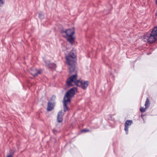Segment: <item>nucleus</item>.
Wrapping results in <instances>:
<instances>
[{
    "label": "nucleus",
    "mask_w": 157,
    "mask_h": 157,
    "mask_svg": "<svg viewBox=\"0 0 157 157\" xmlns=\"http://www.w3.org/2000/svg\"><path fill=\"white\" fill-rule=\"evenodd\" d=\"M151 33L153 35H154L155 36L157 37V27L154 28Z\"/></svg>",
    "instance_id": "nucleus-13"
},
{
    "label": "nucleus",
    "mask_w": 157,
    "mask_h": 157,
    "mask_svg": "<svg viewBox=\"0 0 157 157\" xmlns=\"http://www.w3.org/2000/svg\"><path fill=\"white\" fill-rule=\"evenodd\" d=\"M143 116H144V115H142H142H141V117H143Z\"/></svg>",
    "instance_id": "nucleus-22"
},
{
    "label": "nucleus",
    "mask_w": 157,
    "mask_h": 157,
    "mask_svg": "<svg viewBox=\"0 0 157 157\" xmlns=\"http://www.w3.org/2000/svg\"><path fill=\"white\" fill-rule=\"evenodd\" d=\"M81 131L82 132H89V130L88 129H84L82 130Z\"/></svg>",
    "instance_id": "nucleus-19"
},
{
    "label": "nucleus",
    "mask_w": 157,
    "mask_h": 157,
    "mask_svg": "<svg viewBox=\"0 0 157 157\" xmlns=\"http://www.w3.org/2000/svg\"><path fill=\"white\" fill-rule=\"evenodd\" d=\"M76 55L73 51H71L68 55L66 56V59L68 65L74 64L76 60Z\"/></svg>",
    "instance_id": "nucleus-4"
},
{
    "label": "nucleus",
    "mask_w": 157,
    "mask_h": 157,
    "mask_svg": "<svg viewBox=\"0 0 157 157\" xmlns=\"http://www.w3.org/2000/svg\"><path fill=\"white\" fill-rule=\"evenodd\" d=\"M146 38L148 39V42L151 43L155 41L157 39V37L151 33L150 35H148V37H147Z\"/></svg>",
    "instance_id": "nucleus-5"
},
{
    "label": "nucleus",
    "mask_w": 157,
    "mask_h": 157,
    "mask_svg": "<svg viewBox=\"0 0 157 157\" xmlns=\"http://www.w3.org/2000/svg\"><path fill=\"white\" fill-rule=\"evenodd\" d=\"M148 34H145L143 37V39L144 41H148V39H147L146 38L147 37H148Z\"/></svg>",
    "instance_id": "nucleus-15"
},
{
    "label": "nucleus",
    "mask_w": 157,
    "mask_h": 157,
    "mask_svg": "<svg viewBox=\"0 0 157 157\" xmlns=\"http://www.w3.org/2000/svg\"><path fill=\"white\" fill-rule=\"evenodd\" d=\"M77 91V88L74 87L70 89L66 93L63 98V100L70 102V98L74 97L75 93Z\"/></svg>",
    "instance_id": "nucleus-3"
},
{
    "label": "nucleus",
    "mask_w": 157,
    "mask_h": 157,
    "mask_svg": "<svg viewBox=\"0 0 157 157\" xmlns=\"http://www.w3.org/2000/svg\"><path fill=\"white\" fill-rule=\"evenodd\" d=\"M46 65L50 68H55L56 67V65L54 63H50L49 61H45Z\"/></svg>",
    "instance_id": "nucleus-10"
},
{
    "label": "nucleus",
    "mask_w": 157,
    "mask_h": 157,
    "mask_svg": "<svg viewBox=\"0 0 157 157\" xmlns=\"http://www.w3.org/2000/svg\"><path fill=\"white\" fill-rule=\"evenodd\" d=\"M30 73L33 76H36L40 73V70H36L35 68H33L30 70Z\"/></svg>",
    "instance_id": "nucleus-7"
},
{
    "label": "nucleus",
    "mask_w": 157,
    "mask_h": 157,
    "mask_svg": "<svg viewBox=\"0 0 157 157\" xmlns=\"http://www.w3.org/2000/svg\"><path fill=\"white\" fill-rule=\"evenodd\" d=\"M4 3V0H0V7L2 6Z\"/></svg>",
    "instance_id": "nucleus-17"
},
{
    "label": "nucleus",
    "mask_w": 157,
    "mask_h": 157,
    "mask_svg": "<svg viewBox=\"0 0 157 157\" xmlns=\"http://www.w3.org/2000/svg\"><path fill=\"white\" fill-rule=\"evenodd\" d=\"M132 123V121L130 120H128L125 122L124 124L125 128L124 130L126 132V134H128V130L129 127L131 125Z\"/></svg>",
    "instance_id": "nucleus-6"
},
{
    "label": "nucleus",
    "mask_w": 157,
    "mask_h": 157,
    "mask_svg": "<svg viewBox=\"0 0 157 157\" xmlns=\"http://www.w3.org/2000/svg\"><path fill=\"white\" fill-rule=\"evenodd\" d=\"M54 107V105L53 104L51 103L50 102H49L48 103V105L47 108V110L48 111L52 110Z\"/></svg>",
    "instance_id": "nucleus-11"
},
{
    "label": "nucleus",
    "mask_w": 157,
    "mask_h": 157,
    "mask_svg": "<svg viewBox=\"0 0 157 157\" xmlns=\"http://www.w3.org/2000/svg\"><path fill=\"white\" fill-rule=\"evenodd\" d=\"M56 98V97L55 96H53L51 98V100H54Z\"/></svg>",
    "instance_id": "nucleus-20"
},
{
    "label": "nucleus",
    "mask_w": 157,
    "mask_h": 157,
    "mask_svg": "<svg viewBox=\"0 0 157 157\" xmlns=\"http://www.w3.org/2000/svg\"><path fill=\"white\" fill-rule=\"evenodd\" d=\"M70 103V102L67 101L65 100H63V110L65 112L68 110V108L67 105L69 104Z\"/></svg>",
    "instance_id": "nucleus-9"
},
{
    "label": "nucleus",
    "mask_w": 157,
    "mask_h": 157,
    "mask_svg": "<svg viewBox=\"0 0 157 157\" xmlns=\"http://www.w3.org/2000/svg\"><path fill=\"white\" fill-rule=\"evenodd\" d=\"M147 108H146V107H145V108L141 107L140 109V111L141 113H144L146 111V110L147 109Z\"/></svg>",
    "instance_id": "nucleus-16"
},
{
    "label": "nucleus",
    "mask_w": 157,
    "mask_h": 157,
    "mask_svg": "<svg viewBox=\"0 0 157 157\" xmlns=\"http://www.w3.org/2000/svg\"><path fill=\"white\" fill-rule=\"evenodd\" d=\"M150 101L148 98H147L145 102V106L146 108H148L150 105Z\"/></svg>",
    "instance_id": "nucleus-14"
},
{
    "label": "nucleus",
    "mask_w": 157,
    "mask_h": 157,
    "mask_svg": "<svg viewBox=\"0 0 157 157\" xmlns=\"http://www.w3.org/2000/svg\"><path fill=\"white\" fill-rule=\"evenodd\" d=\"M69 66V69L70 71V73L74 71L75 70V66L74 64L72 65H68Z\"/></svg>",
    "instance_id": "nucleus-12"
},
{
    "label": "nucleus",
    "mask_w": 157,
    "mask_h": 157,
    "mask_svg": "<svg viewBox=\"0 0 157 157\" xmlns=\"http://www.w3.org/2000/svg\"><path fill=\"white\" fill-rule=\"evenodd\" d=\"M7 157H12V155H8Z\"/></svg>",
    "instance_id": "nucleus-21"
},
{
    "label": "nucleus",
    "mask_w": 157,
    "mask_h": 157,
    "mask_svg": "<svg viewBox=\"0 0 157 157\" xmlns=\"http://www.w3.org/2000/svg\"><path fill=\"white\" fill-rule=\"evenodd\" d=\"M61 33L64 37L67 38V40L72 45L75 40V37L73 36L75 33L74 29L72 28L65 31L63 30L61 31Z\"/></svg>",
    "instance_id": "nucleus-2"
},
{
    "label": "nucleus",
    "mask_w": 157,
    "mask_h": 157,
    "mask_svg": "<svg viewBox=\"0 0 157 157\" xmlns=\"http://www.w3.org/2000/svg\"><path fill=\"white\" fill-rule=\"evenodd\" d=\"M77 75L75 74L70 76L67 80L66 84L68 86H73L76 85L80 86L83 90H85L88 86L89 83L87 81H83L81 80L77 79Z\"/></svg>",
    "instance_id": "nucleus-1"
},
{
    "label": "nucleus",
    "mask_w": 157,
    "mask_h": 157,
    "mask_svg": "<svg viewBox=\"0 0 157 157\" xmlns=\"http://www.w3.org/2000/svg\"><path fill=\"white\" fill-rule=\"evenodd\" d=\"M39 17L40 18L43 19L44 18V15L43 14L41 13H39Z\"/></svg>",
    "instance_id": "nucleus-18"
},
{
    "label": "nucleus",
    "mask_w": 157,
    "mask_h": 157,
    "mask_svg": "<svg viewBox=\"0 0 157 157\" xmlns=\"http://www.w3.org/2000/svg\"><path fill=\"white\" fill-rule=\"evenodd\" d=\"M64 115V113L62 111H60L59 112L57 118V120L58 122H61L63 121V117Z\"/></svg>",
    "instance_id": "nucleus-8"
}]
</instances>
